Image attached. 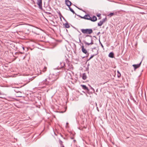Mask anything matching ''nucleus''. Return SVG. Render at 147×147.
Returning <instances> with one entry per match:
<instances>
[{
  "mask_svg": "<svg viewBox=\"0 0 147 147\" xmlns=\"http://www.w3.org/2000/svg\"><path fill=\"white\" fill-rule=\"evenodd\" d=\"M121 76V74L120 73H118L117 74V76L118 78H119Z\"/></svg>",
  "mask_w": 147,
  "mask_h": 147,
  "instance_id": "nucleus-24",
  "label": "nucleus"
},
{
  "mask_svg": "<svg viewBox=\"0 0 147 147\" xmlns=\"http://www.w3.org/2000/svg\"><path fill=\"white\" fill-rule=\"evenodd\" d=\"M47 67H45L44 68H43V71L45 72V71L46 70Z\"/></svg>",
  "mask_w": 147,
  "mask_h": 147,
  "instance_id": "nucleus-23",
  "label": "nucleus"
},
{
  "mask_svg": "<svg viewBox=\"0 0 147 147\" xmlns=\"http://www.w3.org/2000/svg\"><path fill=\"white\" fill-rule=\"evenodd\" d=\"M133 100L134 102H136V101L134 99Z\"/></svg>",
  "mask_w": 147,
  "mask_h": 147,
  "instance_id": "nucleus-29",
  "label": "nucleus"
},
{
  "mask_svg": "<svg viewBox=\"0 0 147 147\" xmlns=\"http://www.w3.org/2000/svg\"><path fill=\"white\" fill-rule=\"evenodd\" d=\"M37 4L38 5L40 9H42V0H37Z\"/></svg>",
  "mask_w": 147,
  "mask_h": 147,
  "instance_id": "nucleus-4",
  "label": "nucleus"
},
{
  "mask_svg": "<svg viewBox=\"0 0 147 147\" xmlns=\"http://www.w3.org/2000/svg\"><path fill=\"white\" fill-rule=\"evenodd\" d=\"M82 51V52L86 54V57H88L89 55V54L87 53V51L86 49H85L84 47V46L83 45L81 47Z\"/></svg>",
  "mask_w": 147,
  "mask_h": 147,
  "instance_id": "nucleus-5",
  "label": "nucleus"
},
{
  "mask_svg": "<svg viewBox=\"0 0 147 147\" xmlns=\"http://www.w3.org/2000/svg\"><path fill=\"white\" fill-rule=\"evenodd\" d=\"M96 105H97L96 103Z\"/></svg>",
  "mask_w": 147,
  "mask_h": 147,
  "instance_id": "nucleus-36",
  "label": "nucleus"
},
{
  "mask_svg": "<svg viewBox=\"0 0 147 147\" xmlns=\"http://www.w3.org/2000/svg\"><path fill=\"white\" fill-rule=\"evenodd\" d=\"M89 65H89V64H88V66H89Z\"/></svg>",
  "mask_w": 147,
  "mask_h": 147,
  "instance_id": "nucleus-34",
  "label": "nucleus"
},
{
  "mask_svg": "<svg viewBox=\"0 0 147 147\" xmlns=\"http://www.w3.org/2000/svg\"><path fill=\"white\" fill-rule=\"evenodd\" d=\"M81 31L84 34H90L93 32L92 29H81Z\"/></svg>",
  "mask_w": 147,
  "mask_h": 147,
  "instance_id": "nucleus-3",
  "label": "nucleus"
},
{
  "mask_svg": "<svg viewBox=\"0 0 147 147\" xmlns=\"http://www.w3.org/2000/svg\"><path fill=\"white\" fill-rule=\"evenodd\" d=\"M68 76V77H69V76H71L70 74L69 73H66V76H65L66 78H67V76Z\"/></svg>",
  "mask_w": 147,
  "mask_h": 147,
  "instance_id": "nucleus-21",
  "label": "nucleus"
},
{
  "mask_svg": "<svg viewBox=\"0 0 147 147\" xmlns=\"http://www.w3.org/2000/svg\"><path fill=\"white\" fill-rule=\"evenodd\" d=\"M2 94H1V92L0 91V95H1Z\"/></svg>",
  "mask_w": 147,
  "mask_h": 147,
  "instance_id": "nucleus-30",
  "label": "nucleus"
},
{
  "mask_svg": "<svg viewBox=\"0 0 147 147\" xmlns=\"http://www.w3.org/2000/svg\"><path fill=\"white\" fill-rule=\"evenodd\" d=\"M97 54H98V53H97V54H95V55H92L90 57V58L87 60V61H89L94 56L97 55Z\"/></svg>",
  "mask_w": 147,
  "mask_h": 147,
  "instance_id": "nucleus-16",
  "label": "nucleus"
},
{
  "mask_svg": "<svg viewBox=\"0 0 147 147\" xmlns=\"http://www.w3.org/2000/svg\"><path fill=\"white\" fill-rule=\"evenodd\" d=\"M82 18H84L85 19L88 20H90L91 19V17L90 16L88 15H86L84 16V17H81Z\"/></svg>",
  "mask_w": 147,
  "mask_h": 147,
  "instance_id": "nucleus-7",
  "label": "nucleus"
},
{
  "mask_svg": "<svg viewBox=\"0 0 147 147\" xmlns=\"http://www.w3.org/2000/svg\"><path fill=\"white\" fill-rule=\"evenodd\" d=\"M100 33V32H99L97 34V35H98V34H99Z\"/></svg>",
  "mask_w": 147,
  "mask_h": 147,
  "instance_id": "nucleus-31",
  "label": "nucleus"
},
{
  "mask_svg": "<svg viewBox=\"0 0 147 147\" xmlns=\"http://www.w3.org/2000/svg\"><path fill=\"white\" fill-rule=\"evenodd\" d=\"M81 86L82 87V88L84 90H86L87 91H89L88 88L86 85H81Z\"/></svg>",
  "mask_w": 147,
  "mask_h": 147,
  "instance_id": "nucleus-10",
  "label": "nucleus"
},
{
  "mask_svg": "<svg viewBox=\"0 0 147 147\" xmlns=\"http://www.w3.org/2000/svg\"><path fill=\"white\" fill-rule=\"evenodd\" d=\"M65 62H62L60 63V65H61V67L63 68V67L65 65Z\"/></svg>",
  "mask_w": 147,
  "mask_h": 147,
  "instance_id": "nucleus-14",
  "label": "nucleus"
},
{
  "mask_svg": "<svg viewBox=\"0 0 147 147\" xmlns=\"http://www.w3.org/2000/svg\"><path fill=\"white\" fill-rule=\"evenodd\" d=\"M114 14V13H111L109 15V16H111L113 15Z\"/></svg>",
  "mask_w": 147,
  "mask_h": 147,
  "instance_id": "nucleus-22",
  "label": "nucleus"
},
{
  "mask_svg": "<svg viewBox=\"0 0 147 147\" xmlns=\"http://www.w3.org/2000/svg\"><path fill=\"white\" fill-rule=\"evenodd\" d=\"M82 78V79L84 80H85L86 79L87 77L85 73H84L83 74Z\"/></svg>",
  "mask_w": 147,
  "mask_h": 147,
  "instance_id": "nucleus-13",
  "label": "nucleus"
},
{
  "mask_svg": "<svg viewBox=\"0 0 147 147\" xmlns=\"http://www.w3.org/2000/svg\"><path fill=\"white\" fill-rule=\"evenodd\" d=\"M142 61H141L140 63L138 64H136V65H133V66L134 67V70H135L136 69H137V68H138L140 67V66L141 63Z\"/></svg>",
  "mask_w": 147,
  "mask_h": 147,
  "instance_id": "nucleus-9",
  "label": "nucleus"
},
{
  "mask_svg": "<svg viewBox=\"0 0 147 147\" xmlns=\"http://www.w3.org/2000/svg\"><path fill=\"white\" fill-rule=\"evenodd\" d=\"M64 25L66 28H68L70 27L69 24L67 23L65 24Z\"/></svg>",
  "mask_w": 147,
  "mask_h": 147,
  "instance_id": "nucleus-15",
  "label": "nucleus"
},
{
  "mask_svg": "<svg viewBox=\"0 0 147 147\" xmlns=\"http://www.w3.org/2000/svg\"><path fill=\"white\" fill-rule=\"evenodd\" d=\"M80 42H81L80 40Z\"/></svg>",
  "mask_w": 147,
  "mask_h": 147,
  "instance_id": "nucleus-37",
  "label": "nucleus"
},
{
  "mask_svg": "<svg viewBox=\"0 0 147 147\" xmlns=\"http://www.w3.org/2000/svg\"><path fill=\"white\" fill-rule=\"evenodd\" d=\"M69 10L72 12L74 14H76V13L74 12V11L70 7H69Z\"/></svg>",
  "mask_w": 147,
  "mask_h": 147,
  "instance_id": "nucleus-18",
  "label": "nucleus"
},
{
  "mask_svg": "<svg viewBox=\"0 0 147 147\" xmlns=\"http://www.w3.org/2000/svg\"><path fill=\"white\" fill-rule=\"evenodd\" d=\"M65 3L68 7H70L72 4L71 1L69 0H65Z\"/></svg>",
  "mask_w": 147,
  "mask_h": 147,
  "instance_id": "nucleus-8",
  "label": "nucleus"
},
{
  "mask_svg": "<svg viewBox=\"0 0 147 147\" xmlns=\"http://www.w3.org/2000/svg\"><path fill=\"white\" fill-rule=\"evenodd\" d=\"M99 42H100V44L101 45V46L102 47L103 49L104 48V47H103V46L102 45V44L101 43V42H100V40H99Z\"/></svg>",
  "mask_w": 147,
  "mask_h": 147,
  "instance_id": "nucleus-25",
  "label": "nucleus"
},
{
  "mask_svg": "<svg viewBox=\"0 0 147 147\" xmlns=\"http://www.w3.org/2000/svg\"><path fill=\"white\" fill-rule=\"evenodd\" d=\"M97 18L96 17L94 16L92 18L91 17L90 20L93 22H95L97 20Z\"/></svg>",
  "mask_w": 147,
  "mask_h": 147,
  "instance_id": "nucleus-11",
  "label": "nucleus"
},
{
  "mask_svg": "<svg viewBox=\"0 0 147 147\" xmlns=\"http://www.w3.org/2000/svg\"><path fill=\"white\" fill-rule=\"evenodd\" d=\"M117 73H120L119 72V71H117Z\"/></svg>",
  "mask_w": 147,
  "mask_h": 147,
  "instance_id": "nucleus-33",
  "label": "nucleus"
},
{
  "mask_svg": "<svg viewBox=\"0 0 147 147\" xmlns=\"http://www.w3.org/2000/svg\"><path fill=\"white\" fill-rule=\"evenodd\" d=\"M50 76V81L48 82H49V85H51L57 79L58 77L54 75H51Z\"/></svg>",
  "mask_w": 147,
  "mask_h": 147,
  "instance_id": "nucleus-2",
  "label": "nucleus"
},
{
  "mask_svg": "<svg viewBox=\"0 0 147 147\" xmlns=\"http://www.w3.org/2000/svg\"><path fill=\"white\" fill-rule=\"evenodd\" d=\"M90 86V87L91 89H92L93 91L94 92L95 90L92 87H91V86Z\"/></svg>",
  "mask_w": 147,
  "mask_h": 147,
  "instance_id": "nucleus-26",
  "label": "nucleus"
},
{
  "mask_svg": "<svg viewBox=\"0 0 147 147\" xmlns=\"http://www.w3.org/2000/svg\"><path fill=\"white\" fill-rule=\"evenodd\" d=\"M46 10H47L48 11H51V8L49 6H47L46 7Z\"/></svg>",
  "mask_w": 147,
  "mask_h": 147,
  "instance_id": "nucleus-17",
  "label": "nucleus"
},
{
  "mask_svg": "<svg viewBox=\"0 0 147 147\" xmlns=\"http://www.w3.org/2000/svg\"><path fill=\"white\" fill-rule=\"evenodd\" d=\"M68 124V123H66V125H67Z\"/></svg>",
  "mask_w": 147,
  "mask_h": 147,
  "instance_id": "nucleus-32",
  "label": "nucleus"
},
{
  "mask_svg": "<svg viewBox=\"0 0 147 147\" xmlns=\"http://www.w3.org/2000/svg\"><path fill=\"white\" fill-rule=\"evenodd\" d=\"M50 76L48 78L45 79V81H44V83H45V84L47 85H49V82H48L50 81Z\"/></svg>",
  "mask_w": 147,
  "mask_h": 147,
  "instance_id": "nucleus-6",
  "label": "nucleus"
},
{
  "mask_svg": "<svg viewBox=\"0 0 147 147\" xmlns=\"http://www.w3.org/2000/svg\"><path fill=\"white\" fill-rule=\"evenodd\" d=\"M107 20V18H105L103 19L101 21L103 23Z\"/></svg>",
  "mask_w": 147,
  "mask_h": 147,
  "instance_id": "nucleus-20",
  "label": "nucleus"
},
{
  "mask_svg": "<svg viewBox=\"0 0 147 147\" xmlns=\"http://www.w3.org/2000/svg\"><path fill=\"white\" fill-rule=\"evenodd\" d=\"M100 15H101V14H97V16H98V17H100Z\"/></svg>",
  "mask_w": 147,
  "mask_h": 147,
  "instance_id": "nucleus-27",
  "label": "nucleus"
},
{
  "mask_svg": "<svg viewBox=\"0 0 147 147\" xmlns=\"http://www.w3.org/2000/svg\"><path fill=\"white\" fill-rule=\"evenodd\" d=\"M102 22L101 21H100L99 23L98 24V26H101L103 24Z\"/></svg>",
  "mask_w": 147,
  "mask_h": 147,
  "instance_id": "nucleus-19",
  "label": "nucleus"
},
{
  "mask_svg": "<svg viewBox=\"0 0 147 147\" xmlns=\"http://www.w3.org/2000/svg\"><path fill=\"white\" fill-rule=\"evenodd\" d=\"M76 7H77V8H78V9H79V8L78 7H76Z\"/></svg>",
  "mask_w": 147,
  "mask_h": 147,
  "instance_id": "nucleus-35",
  "label": "nucleus"
},
{
  "mask_svg": "<svg viewBox=\"0 0 147 147\" xmlns=\"http://www.w3.org/2000/svg\"><path fill=\"white\" fill-rule=\"evenodd\" d=\"M88 37L86 38V40L87 41H91L90 43H88L86 41H84V43L88 45H92L94 44L93 42V40L92 38V37L91 36L89 35H87L86 36V37Z\"/></svg>",
  "mask_w": 147,
  "mask_h": 147,
  "instance_id": "nucleus-1",
  "label": "nucleus"
},
{
  "mask_svg": "<svg viewBox=\"0 0 147 147\" xmlns=\"http://www.w3.org/2000/svg\"><path fill=\"white\" fill-rule=\"evenodd\" d=\"M109 56L111 58H113L114 57V53L113 52H111L110 53L109 55Z\"/></svg>",
  "mask_w": 147,
  "mask_h": 147,
  "instance_id": "nucleus-12",
  "label": "nucleus"
},
{
  "mask_svg": "<svg viewBox=\"0 0 147 147\" xmlns=\"http://www.w3.org/2000/svg\"><path fill=\"white\" fill-rule=\"evenodd\" d=\"M59 15L60 16H61L62 17V15H61V13H60V12H59Z\"/></svg>",
  "mask_w": 147,
  "mask_h": 147,
  "instance_id": "nucleus-28",
  "label": "nucleus"
}]
</instances>
